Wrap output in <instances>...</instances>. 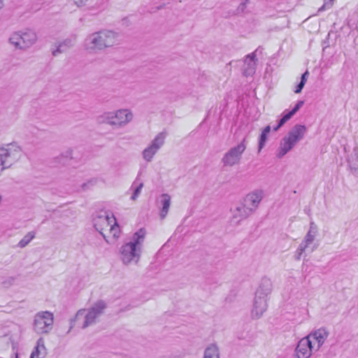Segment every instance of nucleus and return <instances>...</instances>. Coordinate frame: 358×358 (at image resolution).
<instances>
[{
	"instance_id": "nucleus-1",
	"label": "nucleus",
	"mask_w": 358,
	"mask_h": 358,
	"mask_svg": "<svg viewBox=\"0 0 358 358\" xmlns=\"http://www.w3.org/2000/svg\"><path fill=\"white\" fill-rule=\"evenodd\" d=\"M119 43V33L104 29L88 34L85 38L83 47L87 52L96 54L117 45Z\"/></svg>"
},
{
	"instance_id": "nucleus-2",
	"label": "nucleus",
	"mask_w": 358,
	"mask_h": 358,
	"mask_svg": "<svg viewBox=\"0 0 358 358\" xmlns=\"http://www.w3.org/2000/svg\"><path fill=\"white\" fill-rule=\"evenodd\" d=\"M107 303L103 300H98L89 308H82L78 310L74 318L71 320L69 331L74 327L76 322L83 329L87 328L99 322V319L104 314Z\"/></svg>"
},
{
	"instance_id": "nucleus-3",
	"label": "nucleus",
	"mask_w": 358,
	"mask_h": 358,
	"mask_svg": "<svg viewBox=\"0 0 358 358\" xmlns=\"http://www.w3.org/2000/svg\"><path fill=\"white\" fill-rule=\"evenodd\" d=\"M145 230L140 229L134 234L132 240L126 243L120 249V258L122 264L129 265L136 264L141 255V245L144 241Z\"/></svg>"
},
{
	"instance_id": "nucleus-4",
	"label": "nucleus",
	"mask_w": 358,
	"mask_h": 358,
	"mask_svg": "<svg viewBox=\"0 0 358 358\" xmlns=\"http://www.w3.org/2000/svg\"><path fill=\"white\" fill-rule=\"evenodd\" d=\"M307 129L306 126L296 124L288 132L287 135L282 138L276 156L280 159L290 151L294 145L303 139Z\"/></svg>"
},
{
	"instance_id": "nucleus-5",
	"label": "nucleus",
	"mask_w": 358,
	"mask_h": 358,
	"mask_svg": "<svg viewBox=\"0 0 358 358\" xmlns=\"http://www.w3.org/2000/svg\"><path fill=\"white\" fill-rule=\"evenodd\" d=\"M37 39V34L34 31L26 29L13 32L9 38V43L16 49L26 50L35 44Z\"/></svg>"
},
{
	"instance_id": "nucleus-6",
	"label": "nucleus",
	"mask_w": 358,
	"mask_h": 358,
	"mask_svg": "<svg viewBox=\"0 0 358 358\" xmlns=\"http://www.w3.org/2000/svg\"><path fill=\"white\" fill-rule=\"evenodd\" d=\"M20 148L14 143L0 147V176L6 169L10 168L20 157Z\"/></svg>"
},
{
	"instance_id": "nucleus-7",
	"label": "nucleus",
	"mask_w": 358,
	"mask_h": 358,
	"mask_svg": "<svg viewBox=\"0 0 358 358\" xmlns=\"http://www.w3.org/2000/svg\"><path fill=\"white\" fill-rule=\"evenodd\" d=\"M246 149L245 138L237 145L231 148L223 156L222 162L226 166L238 164Z\"/></svg>"
},
{
	"instance_id": "nucleus-8",
	"label": "nucleus",
	"mask_w": 358,
	"mask_h": 358,
	"mask_svg": "<svg viewBox=\"0 0 358 358\" xmlns=\"http://www.w3.org/2000/svg\"><path fill=\"white\" fill-rule=\"evenodd\" d=\"M54 321L53 314L49 311L38 313L34 319V330L38 334H47L52 327Z\"/></svg>"
},
{
	"instance_id": "nucleus-9",
	"label": "nucleus",
	"mask_w": 358,
	"mask_h": 358,
	"mask_svg": "<svg viewBox=\"0 0 358 358\" xmlns=\"http://www.w3.org/2000/svg\"><path fill=\"white\" fill-rule=\"evenodd\" d=\"M167 134L165 131L159 133L142 152L143 158L147 162L152 161L154 156L164 145Z\"/></svg>"
},
{
	"instance_id": "nucleus-10",
	"label": "nucleus",
	"mask_w": 358,
	"mask_h": 358,
	"mask_svg": "<svg viewBox=\"0 0 358 358\" xmlns=\"http://www.w3.org/2000/svg\"><path fill=\"white\" fill-rule=\"evenodd\" d=\"M115 217L111 213L106 211L98 212L93 218V224L97 231H99L103 238L108 242L104 231L109 229L111 224L115 222Z\"/></svg>"
},
{
	"instance_id": "nucleus-11",
	"label": "nucleus",
	"mask_w": 358,
	"mask_h": 358,
	"mask_svg": "<svg viewBox=\"0 0 358 358\" xmlns=\"http://www.w3.org/2000/svg\"><path fill=\"white\" fill-rule=\"evenodd\" d=\"M115 128H122L133 120L134 115L129 109L122 108L111 111Z\"/></svg>"
},
{
	"instance_id": "nucleus-12",
	"label": "nucleus",
	"mask_w": 358,
	"mask_h": 358,
	"mask_svg": "<svg viewBox=\"0 0 358 358\" xmlns=\"http://www.w3.org/2000/svg\"><path fill=\"white\" fill-rule=\"evenodd\" d=\"M315 348L311 341L306 337L302 338L297 343L294 354V358H310Z\"/></svg>"
},
{
	"instance_id": "nucleus-13",
	"label": "nucleus",
	"mask_w": 358,
	"mask_h": 358,
	"mask_svg": "<svg viewBox=\"0 0 358 358\" xmlns=\"http://www.w3.org/2000/svg\"><path fill=\"white\" fill-rule=\"evenodd\" d=\"M329 336V332L324 328L318 329L305 336L308 340L311 341L315 351H318L322 345L324 343Z\"/></svg>"
},
{
	"instance_id": "nucleus-14",
	"label": "nucleus",
	"mask_w": 358,
	"mask_h": 358,
	"mask_svg": "<svg viewBox=\"0 0 358 358\" xmlns=\"http://www.w3.org/2000/svg\"><path fill=\"white\" fill-rule=\"evenodd\" d=\"M257 50L252 52L251 54L248 55L244 59V64L242 67V71L243 76H252L256 72L257 68Z\"/></svg>"
},
{
	"instance_id": "nucleus-15",
	"label": "nucleus",
	"mask_w": 358,
	"mask_h": 358,
	"mask_svg": "<svg viewBox=\"0 0 358 358\" xmlns=\"http://www.w3.org/2000/svg\"><path fill=\"white\" fill-rule=\"evenodd\" d=\"M262 199V192H254L247 194L241 201L253 213L257 208Z\"/></svg>"
},
{
	"instance_id": "nucleus-16",
	"label": "nucleus",
	"mask_w": 358,
	"mask_h": 358,
	"mask_svg": "<svg viewBox=\"0 0 358 358\" xmlns=\"http://www.w3.org/2000/svg\"><path fill=\"white\" fill-rule=\"evenodd\" d=\"M267 309L266 299L256 296L254 299L251 315L253 319H259Z\"/></svg>"
},
{
	"instance_id": "nucleus-17",
	"label": "nucleus",
	"mask_w": 358,
	"mask_h": 358,
	"mask_svg": "<svg viewBox=\"0 0 358 358\" xmlns=\"http://www.w3.org/2000/svg\"><path fill=\"white\" fill-rule=\"evenodd\" d=\"M231 212L232 221L236 223H239L252 214V212L246 208L242 201L238 203L234 209H231Z\"/></svg>"
},
{
	"instance_id": "nucleus-18",
	"label": "nucleus",
	"mask_w": 358,
	"mask_h": 358,
	"mask_svg": "<svg viewBox=\"0 0 358 358\" xmlns=\"http://www.w3.org/2000/svg\"><path fill=\"white\" fill-rule=\"evenodd\" d=\"M273 289L271 280L267 277H263L261 279L259 285L256 291V296L266 298L269 295Z\"/></svg>"
},
{
	"instance_id": "nucleus-19",
	"label": "nucleus",
	"mask_w": 358,
	"mask_h": 358,
	"mask_svg": "<svg viewBox=\"0 0 358 358\" xmlns=\"http://www.w3.org/2000/svg\"><path fill=\"white\" fill-rule=\"evenodd\" d=\"M75 38H66L63 41L56 43L55 48H52V55L57 57L59 55L66 52L70 48L73 47Z\"/></svg>"
},
{
	"instance_id": "nucleus-20",
	"label": "nucleus",
	"mask_w": 358,
	"mask_h": 358,
	"mask_svg": "<svg viewBox=\"0 0 358 358\" xmlns=\"http://www.w3.org/2000/svg\"><path fill=\"white\" fill-rule=\"evenodd\" d=\"M317 227L316 224L313 222H310V229H309L308 233L306 234V235L305 236L303 240L300 243V245L308 248L309 247V245L313 243L315 236L317 234Z\"/></svg>"
},
{
	"instance_id": "nucleus-21",
	"label": "nucleus",
	"mask_w": 358,
	"mask_h": 358,
	"mask_svg": "<svg viewBox=\"0 0 358 358\" xmlns=\"http://www.w3.org/2000/svg\"><path fill=\"white\" fill-rule=\"evenodd\" d=\"M160 203L162 206L160 210V217L163 220L169 213L171 206V196L168 194H162L160 196Z\"/></svg>"
},
{
	"instance_id": "nucleus-22",
	"label": "nucleus",
	"mask_w": 358,
	"mask_h": 358,
	"mask_svg": "<svg viewBox=\"0 0 358 358\" xmlns=\"http://www.w3.org/2000/svg\"><path fill=\"white\" fill-rule=\"evenodd\" d=\"M303 101H299L294 108L284 115L278 122V127H281L286 122H287L303 105Z\"/></svg>"
},
{
	"instance_id": "nucleus-23",
	"label": "nucleus",
	"mask_w": 358,
	"mask_h": 358,
	"mask_svg": "<svg viewBox=\"0 0 358 358\" xmlns=\"http://www.w3.org/2000/svg\"><path fill=\"white\" fill-rule=\"evenodd\" d=\"M96 121L99 124H106L114 127L111 111H106L98 115Z\"/></svg>"
},
{
	"instance_id": "nucleus-24",
	"label": "nucleus",
	"mask_w": 358,
	"mask_h": 358,
	"mask_svg": "<svg viewBox=\"0 0 358 358\" xmlns=\"http://www.w3.org/2000/svg\"><path fill=\"white\" fill-rule=\"evenodd\" d=\"M348 164L352 169L358 171V145L355 146L348 157Z\"/></svg>"
},
{
	"instance_id": "nucleus-25",
	"label": "nucleus",
	"mask_w": 358,
	"mask_h": 358,
	"mask_svg": "<svg viewBox=\"0 0 358 358\" xmlns=\"http://www.w3.org/2000/svg\"><path fill=\"white\" fill-rule=\"evenodd\" d=\"M203 358H220L217 346L214 344L208 346L204 351Z\"/></svg>"
},
{
	"instance_id": "nucleus-26",
	"label": "nucleus",
	"mask_w": 358,
	"mask_h": 358,
	"mask_svg": "<svg viewBox=\"0 0 358 358\" xmlns=\"http://www.w3.org/2000/svg\"><path fill=\"white\" fill-rule=\"evenodd\" d=\"M271 127L270 125L266 126L262 131L259 138V151H260L265 145V143L267 141V136L269 132L271 131Z\"/></svg>"
},
{
	"instance_id": "nucleus-27",
	"label": "nucleus",
	"mask_w": 358,
	"mask_h": 358,
	"mask_svg": "<svg viewBox=\"0 0 358 358\" xmlns=\"http://www.w3.org/2000/svg\"><path fill=\"white\" fill-rule=\"evenodd\" d=\"M35 238V232H28L18 243V246L21 248L26 247Z\"/></svg>"
},
{
	"instance_id": "nucleus-28",
	"label": "nucleus",
	"mask_w": 358,
	"mask_h": 358,
	"mask_svg": "<svg viewBox=\"0 0 358 358\" xmlns=\"http://www.w3.org/2000/svg\"><path fill=\"white\" fill-rule=\"evenodd\" d=\"M109 231L114 238H116L119 237L120 228L117 224L116 220L115 222H113V223L111 224L110 227H109Z\"/></svg>"
},
{
	"instance_id": "nucleus-29",
	"label": "nucleus",
	"mask_w": 358,
	"mask_h": 358,
	"mask_svg": "<svg viewBox=\"0 0 358 358\" xmlns=\"http://www.w3.org/2000/svg\"><path fill=\"white\" fill-rule=\"evenodd\" d=\"M96 182L97 180L95 178L90 179L86 182L83 183L81 185V188L84 191L90 189L91 187H92L96 184Z\"/></svg>"
},
{
	"instance_id": "nucleus-30",
	"label": "nucleus",
	"mask_w": 358,
	"mask_h": 358,
	"mask_svg": "<svg viewBox=\"0 0 358 358\" xmlns=\"http://www.w3.org/2000/svg\"><path fill=\"white\" fill-rule=\"evenodd\" d=\"M143 187V182H141L137 187L136 188L134 189V193L132 194V196H131V199L133 200V201H135L138 196H139L141 192V189Z\"/></svg>"
},
{
	"instance_id": "nucleus-31",
	"label": "nucleus",
	"mask_w": 358,
	"mask_h": 358,
	"mask_svg": "<svg viewBox=\"0 0 358 358\" xmlns=\"http://www.w3.org/2000/svg\"><path fill=\"white\" fill-rule=\"evenodd\" d=\"M306 249V248L303 247L301 245H299L297 250H296L295 259L298 261L300 260L302 255L303 254Z\"/></svg>"
},
{
	"instance_id": "nucleus-32",
	"label": "nucleus",
	"mask_w": 358,
	"mask_h": 358,
	"mask_svg": "<svg viewBox=\"0 0 358 358\" xmlns=\"http://www.w3.org/2000/svg\"><path fill=\"white\" fill-rule=\"evenodd\" d=\"M334 1V0H329L328 1H324V3L322 5V6H321L318 9V12H321V11H323V10H325L327 9H329L330 8H331V6L333 5V1Z\"/></svg>"
},
{
	"instance_id": "nucleus-33",
	"label": "nucleus",
	"mask_w": 358,
	"mask_h": 358,
	"mask_svg": "<svg viewBox=\"0 0 358 358\" xmlns=\"http://www.w3.org/2000/svg\"><path fill=\"white\" fill-rule=\"evenodd\" d=\"M73 150L71 148H69L61 154L62 157L66 159H72Z\"/></svg>"
},
{
	"instance_id": "nucleus-34",
	"label": "nucleus",
	"mask_w": 358,
	"mask_h": 358,
	"mask_svg": "<svg viewBox=\"0 0 358 358\" xmlns=\"http://www.w3.org/2000/svg\"><path fill=\"white\" fill-rule=\"evenodd\" d=\"M88 0H73L74 4L78 7L84 6Z\"/></svg>"
},
{
	"instance_id": "nucleus-35",
	"label": "nucleus",
	"mask_w": 358,
	"mask_h": 358,
	"mask_svg": "<svg viewBox=\"0 0 358 358\" xmlns=\"http://www.w3.org/2000/svg\"><path fill=\"white\" fill-rule=\"evenodd\" d=\"M308 75H309V72L308 71H306V72H304L302 76H301V81L300 83H303V85L306 84V81H307V79H308Z\"/></svg>"
},
{
	"instance_id": "nucleus-36",
	"label": "nucleus",
	"mask_w": 358,
	"mask_h": 358,
	"mask_svg": "<svg viewBox=\"0 0 358 358\" xmlns=\"http://www.w3.org/2000/svg\"><path fill=\"white\" fill-rule=\"evenodd\" d=\"M305 85H303V83H299L297 86L296 87V89L294 90V92L295 93H300L302 90V89L303 88Z\"/></svg>"
},
{
	"instance_id": "nucleus-37",
	"label": "nucleus",
	"mask_w": 358,
	"mask_h": 358,
	"mask_svg": "<svg viewBox=\"0 0 358 358\" xmlns=\"http://www.w3.org/2000/svg\"><path fill=\"white\" fill-rule=\"evenodd\" d=\"M38 354H39V347L37 346L35 350L31 352L30 357H33V358L38 357Z\"/></svg>"
},
{
	"instance_id": "nucleus-38",
	"label": "nucleus",
	"mask_w": 358,
	"mask_h": 358,
	"mask_svg": "<svg viewBox=\"0 0 358 358\" xmlns=\"http://www.w3.org/2000/svg\"><path fill=\"white\" fill-rule=\"evenodd\" d=\"M3 6H4V1L0 0V10L3 8Z\"/></svg>"
},
{
	"instance_id": "nucleus-39",
	"label": "nucleus",
	"mask_w": 358,
	"mask_h": 358,
	"mask_svg": "<svg viewBox=\"0 0 358 358\" xmlns=\"http://www.w3.org/2000/svg\"><path fill=\"white\" fill-rule=\"evenodd\" d=\"M164 8V4H162V5L159 6H157V10H160V9H162Z\"/></svg>"
},
{
	"instance_id": "nucleus-40",
	"label": "nucleus",
	"mask_w": 358,
	"mask_h": 358,
	"mask_svg": "<svg viewBox=\"0 0 358 358\" xmlns=\"http://www.w3.org/2000/svg\"><path fill=\"white\" fill-rule=\"evenodd\" d=\"M280 127H278V124H277V126H275L273 128V130L276 131H278Z\"/></svg>"
},
{
	"instance_id": "nucleus-41",
	"label": "nucleus",
	"mask_w": 358,
	"mask_h": 358,
	"mask_svg": "<svg viewBox=\"0 0 358 358\" xmlns=\"http://www.w3.org/2000/svg\"><path fill=\"white\" fill-rule=\"evenodd\" d=\"M14 280H15V279H14L13 278H10L9 279V280L10 281V282H13L14 281Z\"/></svg>"
},
{
	"instance_id": "nucleus-42",
	"label": "nucleus",
	"mask_w": 358,
	"mask_h": 358,
	"mask_svg": "<svg viewBox=\"0 0 358 358\" xmlns=\"http://www.w3.org/2000/svg\"><path fill=\"white\" fill-rule=\"evenodd\" d=\"M15 358H18V355L17 353L15 354Z\"/></svg>"
},
{
	"instance_id": "nucleus-43",
	"label": "nucleus",
	"mask_w": 358,
	"mask_h": 358,
	"mask_svg": "<svg viewBox=\"0 0 358 358\" xmlns=\"http://www.w3.org/2000/svg\"><path fill=\"white\" fill-rule=\"evenodd\" d=\"M30 358H33V357H30Z\"/></svg>"
}]
</instances>
